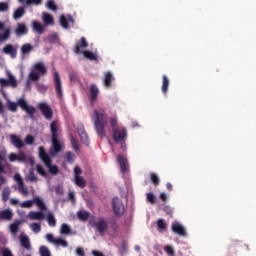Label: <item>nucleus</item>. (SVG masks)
Masks as SVG:
<instances>
[{"mask_svg":"<svg viewBox=\"0 0 256 256\" xmlns=\"http://www.w3.org/2000/svg\"><path fill=\"white\" fill-rule=\"evenodd\" d=\"M32 29L39 35H43V33H45V26H43V24H41L37 21L32 22Z\"/></svg>","mask_w":256,"mask_h":256,"instance_id":"nucleus-26","label":"nucleus"},{"mask_svg":"<svg viewBox=\"0 0 256 256\" xmlns=\"http://www.w3.org/2000/svg\"><path fill=\"white\" fill-rule=\"evenodd\" d=\"M9 195H11V190L9 188H4L2 191V201L3 203H7L9 201Z\"/></svg>","mask_w":256,"mask_h":256,"instance_id":"nucleus-36","label":"nucleus"},{"mask_svg":"<svg viewBox=\"0 0 256 256\" xmlns=\"http://www.w3.org/2000/svg\"><path fill=\"white\" fill-rule=\"evenodd\" d=\"M54 87L58 99H63V86L61 84V76H59V72H54Z\"/></svg>","mask_w":256,"mask_h":256,"instance_id":"nucleus-13","label":"nucleus"},{"mask_svg":"<svg viewBox=\"0 0 256 256\" xmlns=\"http://www.w3.org/2000/svg\"><path fill=\"white\" fill-rule=\"evenodd\" d=\"M46 221H47L49 227L57 226V220L55 219V216L52 213H48L46 215Z\"/></svg>","mask_w":256,"mask_h":256,"instance_id":"nucleus-29","label":"nucleus"},{"mask_svg":"<svg viewBox=\"0 0 256 256\" xmlns=\"http://www.w3.org/2000/svg\"><path fill=\"white\" fill-rule=\"evenodd\" d=\"M3 53H5V55H10L12 59H15V57H17V48H15L12 44H7L3 48Z\"/></svg>","mask_w":256,"mask_h":256,"instance_id":"nucleus-22","label":"nucleus"},{"mask_svg":"<svg viewBox=\"0 0 256 256\" xmlns=\"http://www.w3.org/2000/svg\"><path fill=\"white\" fill-rule=\"evenodd\" d=\"M38 151L39 157L41 161L44 163V165L48 167L49 173H51V175H57L59 173V167H57V165H52L53 160L51 159V156L47 154V151H45V147L40 146L38 148Z\"/></svg>","mask_w":256,"mask_h":256,"instance_id":"nucleus-4","label":"nucleus"},{"mask_svg":"<svg viewBox=\"0 0 256 256\" xmlns=\"http://www.w3.org/2000/svg\"><path fill=\"white\" fill-rule=\"evenodd\" d=\"M13 219V211L5 209L0 211V221H11Z\"/></svg>","mask_w":256,"mask_h":256,"instance_id":"nucleus-23","label":"nucleus"},{"mask_svg":"<svg viewBox=\"0 0 256 256\" xmlns=\"http://www.w3.org/2000/svg\"><path fill=\"white\" fill-rule=\"evenodd\" d=\"M11 37V30L9 28H6L5 32L3 34H0V43H4V41H7Z\"/></svg>","mask_w":256,"mask_h":256,"instance_id":"nucleus-37","label":"nucleus"},{"mask_svg":"<svg viewBox=\"0 0 256 256\" xmlns=\"http://www.w3.org/2000/svg\"><path fill=\"white\" fill-rule=\"evenodd\" d=\"M36 171L38 175H41L42 177H47V171H45V168H43L41 164L36 165Z\"/></svg>","mask_w":256,"mask_h":256,"instance_id":"nucleus-45","label":"nucleus"},{"mask_svg":"<svg viewBox=\"0 0 256 256\" xmlns=\"http://www.w3.org/2000/svg\"><path fill=\"white\" fill-rule=\"evenodd\" d=\"M70 142H71V145H72V148L74 149V151H79V140H77V138L75 137H71L70 138Z\"/></svg>","mask_w":256,"mask_h":256,"instance_id":"nucleus-43","label":"nucleus"},{"mask_svg":"<svg viewBox=\"0 0 256 256\" xmlns=\"http://www.w3.org/2000/svg\"><path fill=\"white\" fill-rule=\"evenodd\" d=\"M7 107L12 113H17V107H20L22 111H25L29 115L30 119H35V107L27 105V101L23 98L18 99L17 103L8 101Z\"/></svg>","mask_w":256,"mask_h":256,"instance_id":"nucleus-3","label":"nucleus"},{"mask_svg":"<svg viewBox=\"0 0 256 256\" xmlns=\"http://www.w3.org/2000/svg\"><path fill=\"white\" fill-rule=\"evenodd\" d=\"M50 131H51V139L59 138L61 135V131H59V122L54 120L50 124Z\"/></svg>","mask_w":256,"mask_h":256,"instance_id":"nucleus-18","label":"nucleus"},{"mask_svg":"<svg viewBox=\"0 0 256 256\" xmlns=\"http://www.w3.org/2000/svg\"><path fill=\"white\" fill-rule=\"evenodd\" d=\"M6 11H9V3L0 2V13H6Z\"/></svg>","mask_w":256,"mask_h":256,"instance_id":"nucleus-54","label":"nucleus"},{"mask_svg":"<svg viewBox=\"0 0 256 256\" xmlns=\"http://www.w3.org/2000/svg\"><path fill=\"white\" fill-rule=\"evenodd\" d=\"M24 142L26 145H33V143H35V137H33L31 134H28L25 137Z\"/></svg>","mask_w":256,"mask_h":256,"instance_id":"nucleus-52","label":"nucleus"},{"mask_svg":"<svg viewBox=\"0 0 256 256\" xmlns=\"http://www.w3.org/2000/svg\"><path fill=\"white\" fill-rule=\"evenodd\" d=\"M65 160L67 163H73V161H75V154L71 151L66 152Z\"/></svg>","mask_w":256,"mask_h":256,"instance_id":"nucleus-46","label":"nucleus"},{"mask_svg":"<svg viewBox=\"0 0 256 256\" xmlns=\"http://www.w3.org/2000/svg\"><path fill=\"white\" fill-rule=\"evenodd\" d=\"M113 81H115V77H113V73L106 72L104 74V78H103L104 87H106V89H111V85H112Z\"/></svg>","mask_w":256,"mask_h":256,"instance_id":"nucleus-20","label":"nucleus"},{"mask_svg":"<svg viewBox=\"0 0 256 256\" xmlns=\"http://www.w3.org/2000/svg\"><path fill=\"white\" fill-rule=\"evenodd\" d=\"M17 161L20 163H26L27 161V154L25 152H20L17 154Z\"/></svg>","mask_w":256,"mask_h":256,"instance_id":"nucleus-49","label":"nucleus"},{"mask_svg":"<svg viewBox=\"0 0 256 256\" xmlns=\"http://www.w3.org/2000/svg\"><path fill=\"white\" fill-rule=\"evenodd\" d=\"M150 181L153 183V185H159L160 180H159V176H157V174L155 173H151L150 174Z\"/></svg>","mask_w":256,"mask_h":256,"instance_id":"nucleus-50","label":"nucleus"},{"mask_svg":"<svg viewBox=\"0 0 256 256\" xmlns=\"http://www.w3.org/2000/svg\"><path fill=\"white\" fill-rule=\"evenodd\" d=\"M77 217L80 221H87L89 219V212L87 211H78Z\"/></svg>","mask_w":256,"mask_h":256,"instance_id":"nucleus-40","label":"nucleus"},{"mask_svg":"<svg viewBox=\"0 0 256 256\" xmlns=\"http://www.w3.org/2000/svg\"><path fill=\"white\" fill-rule=\"evenodd\" d=\"M69 23H75V19H73V16L69 15L65 17V15L60 16V25L63 27V29H69Z\"/></svg>","mask_w":256,"mask_h":256,"instance_id":"nucleus-21","label":"nucleus"},{"mask_svg":"<svg viewBox=\"0 0 256 256\" xmlns=\"http://www.w3.org/2000/svg\"><path fill=\"white\" fill-rule=\"evenodd\" d=\"M28 180L31 183H37L39 181V178L35 175V170H33V169L29 170Z\"/></svg>","mask_w":256,"mask_h":256,"instance_id":"nucleus-38","label":"nucleus"},{"mask_svg":"<svg viewBox=\"0 0 256 256\" xmlns=\"http://www.w3.org/2000/svg\"><path fill=\"white\" fill-rule=\"evenodd\" d=\"M46 7L47 9H49L50 11H57V4H55V1L53 0H49L46 3Z\"/></svg>","mask_w":256,"mask_h":256,"instance_id":"nucleus-47","label":"nucleus"},{"mask_svg":"<svg viewBox=\"0 0 256 256\" xmlns=\"http://www.w3.org/2000/svg\"><path fill=\"white\" fill-rule=\"evenodd\" d=\"M42 0H26V5H41Z\"/></svg>","mask_w":256,"mask_h":256,"instance_id":"nucleus-59","label":"nucleus"},{"mask_svg":"<svg viewBox=\"0 0 256 256\" xmlns=\"http://www.w3.org/2000/svg\"><path fill=\"white\" fill-rule=\"evenodd\" d=\"M157 230L158 231H166L167 230V223L163 219L157 220Z\"/></svg>","mask_w":256,"mask_h":256,"instance_id":"nucleus-35","label":"nucleus"},{"mask_svg":"<svg viewBox=\"0 0 256 256\" xmlns=\"http://www.w3.org/2000/svg\"><path fill=\"white\" fill-rule=\"evenodd\" d=\"M89 101L91 105L95 104V101H97V99H99V88L97 87L96 84H91L90 88H89Z\"/></svg>","mask_w":256,"mask_h":256,"instance_id":"nucleus-14","label":"nucleus"},{"mask_svg":"<svg viewBox=\"0 0 256 256\" xmlns=\"http://www.w3.org/2000/svg\"><path fill=\"white\" fill-rule=\"evenodd\" d=\"M93 226L100 235H103V233L109 229V222H107L105 218L100 217L97 222L93 223Z\"/></svg>","mask_w":256,"mask_h":256,"instance_id":"nucleus-10","label":"nucleus"},{"mask_svg":"<svg viewBox=\"0 0 256 256\" xmlns=\"http://www.w3.org/2000/svg\"><path fill=\"white\" fill-rule=\"evenodd\" d=\"M40 256H51V250L47 246H40L39 248Z\"/></svg>","mask_w":256,"mask_h":256,"instance_id":"nucleus-39","label":"nucleus"},{"mask_svg":"<svg viewBox=\"0 0 256 256\" xmlns=\"http://www.w3.org/2000/svg\"><path fill=\"white\" fill-rule=\"evenodd\" d=\"M76 255L85 256V250H83V248H77L76 249Z\"/></svg>","mask_w":256,"mask_h":256,"instance_id":"nucleus-62","label":"nucleus"},{"mask_svg":"<svg viewBox=\"0 0 256 256\" xmlns=\"http://www.w3.org/2000/svg\"><path fill=\"white\" fill-rule=\"evenodd\" d=\"M28 219H30V221H43V219H45V213H43V210L31 211L28 214Z\"/></svg>","mask_w":256,"mask_h":256,"instance_id":"nucleus-17","label":"nucleus"},{"mask_svg":"<svg viewBox=\"0 0 256 256\" xmlns=\"http://www.w3.org/2000/svg\"><path fill=\"white\" fill-rule=\"evenodd\" d=\"M146 199L148 203H150L151 205H155V201L157 198L155 197V194L150 192L146 194Z\"/></svg>","mask_w":256,"mask_h":256,"instance_id":"nucleus-48","label":"nucleus"},{"mask_svg":"<svg viewBox=\"0 0 256 256\" xmlns=\"http://www.w3.org/2000/svg\"><path fill=\"white\" fill-rule=\"evenodd\" d=\"M19 225H21V221L15 220L14 223L10 225L11 233L13 234L17 233V231H19Z\"/></svg>","mask_w":256,"mask_h":256,"instance_id":"nucleus-42","label":"nucleus"},{"mask_svg":"<svg viewBox=\"0 0 256 256\" xmlns=\"http://www.w3.org/2000/svg\"><path fill=\"white\" fill-rule=\"evenodd\" d=\"M33 51V46L29 43H26L21 46V54L22 55H29Z\"/></svg>","mask_w":256,"mask_h":256,"instance_id":"nucleus-31","label":"nucleus"},{"mask_svg":"<svg viewBox=\"0 0 256 256\" xmlns=\"http://www.w3.org/2000/svg\"><path fill=\"white\" fill-rule=\"evenodd\" d=\"M9 161H11V163H14V161H17V154L11 153L9 155Z\"/></svg>","mask_w":256,"mask_h":256,"instance_id":"nucleus-61","label":"nucleus"},{"mask_svg":"<svg viewBox=\"0 0 256 256\" xmlns=\"http://www.w3.org/2000/svg\"><path fill=\"white\" fill-rule=\"evenodd\" d=\"M167 91H169V78L167 75H163L162 77V93L167 95Z\"/></svg>","mask_w":256,"mask_h":256,"instance_id":"nucleus-28","label":"nucleus"},{"mask_svg":"<svg viewBox=\"0 0 256 256\" xmlns=\"http://www.w3.org/2000/svg\"><path fill=\"white\" fill-rule=\"evenodd\" d=\"M54 245H61V247H67L69 243H67L66 240H63L62 238H57L54 242Z\"/></svg>","mask_w":256,"mask_h":256,"instance_id":"nucleus-55","label":"nucleus"},{"mask_svg":"<svg viewBox=\"0 0 256 256\" xmlns=\"http://www.w3.org/2000/svg\"><path fill=\"white\" fill-rule=\"evenodd\" d=\"M20 243L22 245V247H24V249H31V242H29V237L27 236H23L20 238Z\"/></svg>","mask_w":256,"mask_h":256,"instance_id":"nucleus-32","label":"nucleus"},{"mask_svg":"<svg viewBox=\"0 0 256 256\" xmlns=\"http://www.w3.org/2000/svg\"><path fill=\"white\" fill-rule=\"evenodd\" d=\"M68 199H69V201H72V203H75V193L69 192Z\"/></svg>","mask_w":256,"mask_h":256,"instance_id":"nucleus-63","label":"nucleus"},{"mask_svg":"<svg viewBox=\"0 0 256 256\" xmlns=\"http://www.w3.org/2000/svg\"><path fill=\"white\" fill-rule=\"evenodd\" d=\"M51 141H52V146L49 152H50V155H52V157H55V155L63 151V144H61V141H59V138H51Z\"/></svg>","mask_w":256,"mask_h":256,"instance_id":"nucleus-12","label":"nucleus"},{"mask_svg":"<svg viewBox=\"0 0 256 256\" xmlns=\"http://www.w3.org/2000/svg\"><path fill=\"white\" fill-rule=\"evenodd\" d=\"M88 47L89 42H87V39L85 37H81L80 40L74 46V53H76V55H79V53H83L81 49H87Z\"/></svg>","mask_w":256,"mask_h":256,"instance_id":"nucleus-15","label":"nucleus"},{"mask_svg":"<svg viewBox=\"0 0 256 256\" xmlns=\"http://www.w3.org/2000/svg\"><path fill=\"white\" fill-rule=\"evenodd\" d=\"M11 144L16 147V149H23L25 147V144L23 143V140L15 134L10 135Z\"/></svg>","mask_w":256,"mask_h":256,"instance_id":"nucleus-19","label":"nucleus"},{"mask_svg":"<svg viewBox=\"0 0 256 256\" xmlns=\"http://www.w3.org/2000/svg\"><path fill=\"white\" fill-rule=\"evenodd\" d=\"M164 250L167 253V255L175 256V250L173 249V247L167 245V246L164 247Z\"/></svg>","mask_w":256,"mask_h":256,"instance_id":"nucleus-56","label":"nucleus"},{"mask_svg":"<svg viewBox=\"0 0 256 256\" xmlns=\"http://www.w3.org/2000/svg\"><path fill=\"white\" fill-rule=\"evenodd\" d=\"M33 204L37 205L40 211H47V206L45 205V202H43V199L40 197H34L33 200L24 201L20 203V207L22 209H31Z\"/></svg>","mask_w":256,"mask_h":256,"instance_id":"nucleus-6","label":"nucleus"},{"mask_svg":"<svg viewBox=\"0 0 256 256\" xmlns=\"http://www.w3.org/2000/svg\"><path fill=\"white\" fill-rule=\"evenodd\" d=\"M15 33L18 37H21V35H27V33H29V28H27L25 23H18Z\"/></svg>","mask_w":256,"mask_h":256,"instance_id":"nucleus-24","label":"nucleus"},{"mask_svg":"<svg viewBox=\"0 0 256 256\" xmlns=\"http://www.w3.org/2000/svg\"><path fill=\"white\" fill-rule=\"evenodd\" d=\"M82 55L89 61H97V56L95 53L89 51V50H84L82 51Z\"/></svg>","mask_w":256,"mask_h":256,"instance_id":"nucleus-30","label":"nucleus"},{"mask_svg":"<svg viewBox=\"0 0 256 256\" xmlns=\"http://www.w3.org/2000/svg\"><path fill=\"white\" fill-rule=\"evenodd\" d=\"M117 162L120 165L121 173L127 172V158L123 155H118Z\"/></svg>","mask_w":256,"mask_h":256,"instance_id":"nucleus-25","label":"nucleus"},{"mask_svg":"<svg viewBox=\"0 0 256 256\" xmlns=\"http://www.w3.org/2000/svg\"><path fill=\"white\" fill-rule=\"evenodd\" d=\"M60 233L61 235H69V233H71V227L66 223H63L60 227Z\"/></svg>","mask_w":256,"mask_h":256,"instance_id":"nucleus-41","label":"nucleus"},{"mask_svg":"<svg viewBox=\"0 0 256 256\" xmlns=\"http://www.w3.org/2000/svg\"><path fill=\"white\" fill-rule=\"evenodd\" d=\"M78 134L82 143H84V145H89V136L87 135V132H85V129H79Z\"/></svg>","mask_w":256,"mask_h":256,"instance_id":"nucleus-27","label":"nucleus"},{"mask_svg":"<svg viewBox=\"0 0 256 256\" xmlns=\"http://www.w3.org/2000/svg\"><path fill=\"white\" fill-rule=\"evenodd\" d=\"M112 209L117 217H121L124 215L125 206L123 205V201L119 199V197H114L112 199Z\"/></svg>","mask_w":256,"mask_h":256,"instance_id":"nucleus-8","label":"nucleus"},{"mask_svg":"<svg viewBox=\"0 0 256 256\" xmlns=\"http://www.w3.org/2000/svg\"><path fill=\"white\" fill-rule=\"evenodd\" d=\"M94 129L100 137V139H105L107 133L105 131V128L107 127V110L103 107H98L93 111V113L90 115Z\"/></svg>","mask_w":256,"mask_h":256,"instance_id":"nucleus-1","label":"nucleus"},{"mask_svg":"<svg viewBox=\"0 0 256 256\" xmlns=\"http://www.w3.org/2000/svg\"><path fill=\"white\" fill-rule=\"evenodd\" d=\"M38 109L42 113V115L47 119V121H51L53 119V110L51 109V106H49L45 102H41L38 104Z\"/></svg>","mask_w":256,"mask_h":256,"instance_id":"nucleus-9","label":"nucleus"},{"mask_svg":"<svg viewBox=\"0 0 256 256\" xmlns=\"http://www.w3.org/2000/svg\"><path fill=\"white\" fill-rule=\"evenodd\" d=\"M1 256H14L13 252L9 250V248H2L1 249Z\"/></svg>","mask_w":256,"mask_h":256,"instance_id":"nucleus-58","label":"nucleus"},{"mask_svg":"<svg viewBox=\"0 0 256 256\" xmlns=\"http://www.w3.org/2000/svg\"><path fill=\"white\" fill-rule=\"evenodd\" d=\"M18 189H19L20 193L22 195H24L25 197H27V195H29V190H27V188H25V183L18 185Z\"/></svg>","mask_w":256,"mask_h":256,"instance_id":"nucleus-51","label":"nucleus"},{"mask_svg":"<svg viewBox=\"0 0 256 256\" xmlns=\"http://www.w3.org/2000/svg\"><path fill=\"white\" fill-rule=\"evenodd\" d=\"M30 227H31V229L34 233H40L41 232V224H39V223H32L30 225Z\"/></svg>","mask_w":256,"mask_h":256,"instance_id":"nucleus-53","label":"nucleus"},{"mask_svg":"<svg viewBox=\"0 0 256 256\" xmlns=\"http://www.w3.org/2000/svg\"><path fill=\"white\" fill-rule=\"evenodd\" d=\"M110 125L113 132L114 143H120L121 149L125 151L127 149V128L119 126L117 122V117L110 118Z\"/></svg>","mask_w":256,"mask_h":256,"instance_id":"nucleus-2","label":"nucleus"},{"mask_svg":"<svg viewBox=\"0 0 256 256\" xmlns=\"http://www.w3.org/2000/svg\"><path fill=\"white\" fill-rule=\"evenodd\" d=\"M44 75H47V67H45L43 62H38L34 64L33 70L29 73L28 78L30 81L37 82L40 77H44Z\"/></svg>","mask_w":256,"mask_h":256,"instance_id":"nucleus-5","label":"nucleus"},{"mask_svg":"<svg viewBox=\"0 0 256 256\" xmlns=\"http://www.w3.org/2000/svg\"><path fill=\"white\" fill-rule=\"evenodd\" d=\"M42 17H43V21H44L45 25H53L54 20H53V16L51 14L43 13Z\"/></svg>","mask_w":256,"mask_h":256,"instance_id":"nucleus-33","label":"nucleus"},{"mask_svg":"<svg viewBox=\"0 0 256 256\" xmlns=\"http://www.w3.org/2000/svg\"><path fill=\"white\" fill-rule=\"evenodd\" d=\"M92 255H94V256H105V254H103L102 252H99L97 250H93Z\"/></svg>","mask_w":256,"mask_h":256,"instance_id":"nucleus-64","label":"nucleus"},{"mask_svg":"<svg viewBox=\"0 0 256 256\" xmlns=\"http://www.w3.org/2000/svg\"><path fill=\"white\" fill-rule=\"evenodd\" d=\"M7 79L0 78V85L1 87H12L13 89L17 88V79H15V76L11 74V72L7 73Z\"/></svg>","mask_w":256,"mask_h":256,"instance_id":"nucleus-11","label":"nucleus"},{"mask_svg":"<svg viewBox=\"0 0 256 256\" xmlns=\"http://www.w3.org/2000/svg\"><path fill=\"white\" fill-rule=\"evenodd\" d=\"M171 229L173 233H176L180 237H187V231L185 230V227H183V225H181L179 222L172 224Z\"/></svg>","mask_w":256,"mask_h":256,"instance_id":"nucleus-16","label":"nucleus"},{"mask_svg":"<svg viewBox=\"0 0 256 256\" xmlns=\"http://www.w3.org/2000/svg\"><path fill=\"white\" fill-rule=\"evenodd\" d=\"M23 15H25V8L20 7L14 11L13 19H21V17H23Z\"/></svg>","mask_w":256,"mask_h":256,"instance_id":"nucleus-34","label":"nucleus"},{"mask_svg":"<svg viewBox=\"0 0 256 256\" xmlns=\"http://www.w3.org/2000/svg\"><path fill=\"white\" fill-rule=\"evenodd\" d=\"M46 240L48 241V243H53L55 245V241H57V239H55V236H53V234L48 233L45 236Z\"/></svg>","mask_w":256,"mask_h":256,"instance_id":"nucleus-57","label":"nucleus"},{"mask_svg":"<svg viewBox=\"0 0 256 256\" xmlns=\"http://www.w3.org/2000/svg\"><path fill=\"white\" fill-rule=\"evenodd\" d=\"M83 170L79 166L74 168V184L80 189H85L87 187V181L81 176Z\"/></svg>","mask_w":256,"mask_h":256,"instance_id":"nucleus-7","label":"nucleus"},{"mask_svg":"<svg viewBox=\"0 0 256 256\" xmlns=\"http://www.w3.org/2000/svg\"><path fill=\"white\" fill-rule=\"evenodd\" d=\"M48 41L51 43V45H55V43L59 42V35L57 34H50L48 36Z\"/></svg>","mask_w":256,"mask_h":256,"instance_id":"nucleus-44","label":"nucleus"},{"mask_svg":"<svg viewBox=\"0 0 256 256\" xmlns=\"http://www.w3.org/2000/svg\"><path fill=\"white\" fill-rule=\"evenodd\" d=\"M14 179H15V181H17L18 186L22 185L24 183L23 178H21V175H19V174H15Z\"/></svg>","mask_w":256,"mask_h":256,"instance_id":"nucleus-60","label":"nucleus"}]
</instances>
